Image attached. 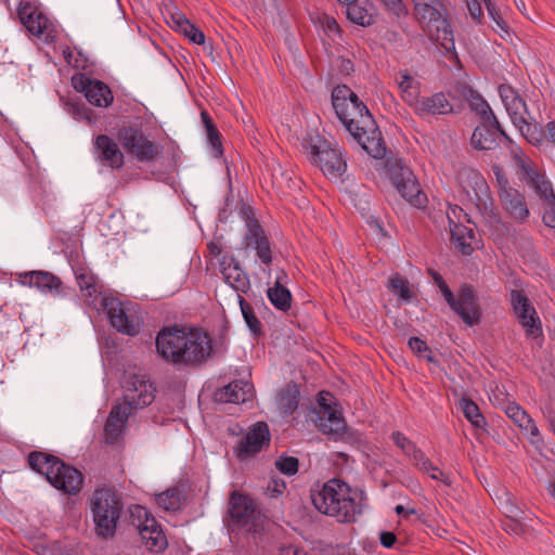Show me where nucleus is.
<instances>
[{
	"label": "nucleus",
	"mask_w": 555,
	"mask_h": 555,
	"mask_svg": "<svg viewBox=\"0 0 555 555\" xmlns=\"http://www.w3.org/2000/svg\"><path fill=\"white\" fill-rule=\"evenodd\" d=\"M155 345L165 362L179 367H199L214 353L209 334L193 327L165 326L157 333Z\"/></svg>",
	"instance_id": "obj_1"
},
{
	"label": "nucleus",
	"mask_w": 555,
	"mask_h": 555,
	"mask_svg": "<svg viewBox=\"0 0 555 555\" xmlns=\"http://www.w3.org/2000/svg\"><path fill=\"white\" fill-rule=\"evenodd\" d=\"M365 494L340 479H330L321 490L311 491V501L322 514L336 517L339 522H353L362 514Z\"/></svg>",
	"instance_id": "obj_2"
},
{
	"label": "nucleus",
	"mask_w": 555,
	"mask_h": 555,
	"mask_svg": "<svg viewBox=\"0 0 555 555\" xmlns=\"http://www.w3.org/2000/svg\"><path fill=\"white\" fill-rule=\"evenodd\" d=\"M362 150L375 159H383L387 176L400 195L414 207H422L426 202L425 194L413 171L393 156L385 141H357Z\"/></svg>",
	"instance_id": "obj_3"
},
{
	"label": "nucleus",
	"mask_w": 555,
	"mask_h": 555,
	"mask_svg": "<svg viewBox=\"0 0 555 555\" xmlns=\"http://www.w3.org/2000/svg\"><path fill=\"white\" fill-rule=\"evenodd\" d=\"M28 464L34 470L44 475L54 488L65 493L76 494L81 489L82 474L52 454L39 451L30 452Z\"/></svg>",
	"instance_id": "obj_4"
},
{
	"label": "nucleus",
	"mask_w": 555,
	"mask_h": 555,
	"mask_svg": "<svg viewBox=\"0 0 555 555\" xmlns=\"http://www.w3.org/2000/svg\"><path fill=\"white\" fill-rule=\"evenodd\" d=\"M91 513L95 533L104 539H112L116 533L124 503L117 491L109 488L96 489L91 498Z\"/></svg>",
	"instance_id": "obj_5"
},
{
	"label": "nucleus",
	"mask_w": 555,
	"mask_h": 555,
	"mask_svg": "<svg viewBox=\"0 0 555 555\" xmlns=\"http://www.w3.org/2000/svg\"><path fill=\"white\" fill-rule=\"evenodd\" d=\"M224 522L231 531L258 532L262 526V514L254 499L234 490L230 493Z\"/></svg>",
	"instance_id": "obj_6"
},
{
	"label": "nucleus",
	"mask_w": 555,
	"mask_h": 555,
	"mask_svg": "<svg viewBox=\"0 0 555 555\" xmlns=\"http://www.w3.org/2000/svg\"><path fill=\"white\" fill-rule=\"evenodd\" d=\"M302 150L307 153L308 159L318 166L325 176L339 178L346 171V160L340 150L331 141H304Z\"/></svg>",
	"instance_id": "obj_7"
},
{
	"label": "nucleus",
	"mask_w": 555,
	"mask_h": 555,
	"mask_svg": "<svg viewBox=\"0 0 555 555\" xmlns=\"http://www.w3.org/2000/svg\"><path fill=\"white\" fill-rule=\"evenodd\" d=\"M334 396L328 391H320L317 397V418L314 420L318 429L330 439H343L347 433V423L341 413L336 410Z\"/></svg>",
	"instance_id": "obj_8"
},
{
	"label": "nucleus",
	"mask_w": 555,
	"mask_h": 555,
	"mask_svg": "<svg viewBox=\"0 0 555 555\" xmlns=\"http://www.w3.org/2000/svg\"><path fill=\"white\" fill-rule=\"evenodd\" d=\"M438 288L450 308L466 325L475 326L480 323V307L473 285L466 283L461 285L456 297L446 282Z\"/></svg>",
	"instance_id": "obj_9"
},
{
	"label": "nucleus",
	"mask_w": 555,
	"mask_h": 555,
	"mask_svg": "<svg viewBox=\"0 0 555 555\" xmlns=\"http://www.w3.org/2000/svg\"><path fill=\"white\" fill-rule=\"evenodd\" d=\"M499 94L522 139H537V133L541 132L540 125L525 118V114L528 113L525 100L508 85H501Z\"/></svg>",
	"instance_id": "obj_10"
},
{
	"label": "nucleus",
	"mask_w": 555,
	"mask_h": 555,
	"mask_svg": "<svg viewBox=\"0 0 555 555\" xmlns=\"http://www.w3.org/2000/svg\"><path fill=\"white\" fill-rule=\"evenodd\" d=\"M511 155L515 163L517 175L534 190L540 199L544 203L554 201L555 193L551 182L534 168L533 162L522 152V150L513 146L511 149Z\"/></svg>",
	"instance_id": "obj_11"
},
{
	"label": "nucleus",
	"mask_w": 555,
	"mask_h": 555,
	"mask_svg": "<svg viewBox=\"0 0 555 555\" xmlns=\"http://www.w3.org/2000/svg\"><path fill=\"white\" fill-rule=\"evenodd\" d=\"M337 117L353 139H361L364 135L366 139H382V132L366 106L364 109L348 106L345 108V116L337 115Z\"/></svg>",
	"instance_id": "obj_12"
},
{
	"label": "nucleus",
	"mask_w": 555,
	"mask_h": 555,
	"mask_svg": "<svg viewBox=\"0 0 555 555\" xmlns=\"http://www.w3.org/2000/svg\"><path fill=\"white\" fill-rule=\"evenodd\" d=\"M511 305L528 337L538 338L543 335L541 320L522 289H513L511 292Z\"/></svg>",
	"instance_id": "obj_13"
},
{
	"label": "nucleus",
	"mask_w": 555,
	"mask_h": 555,
	"mask_svg": "<svg viewBox=\"0 0 555 555\" xmlns=\"http://www.w3.org/2000/svg\"><path fill=\"white\" fill-rule=\"evenodd\" d=\"M270 440L271 435L268 424L257 422L249 427L246 435L238 441L235 447V454L241 460L255 455L263 449H267L270 444Z\"/></svg>",
	"instance_id": "obj_14"
},
{
	"label": "nucleus",
	"mask_w": 555,
	"mask_h": 555,
	"mask_svg": "<svg viewBox=\"0 0 555 555\" xmlns=\"http://www.w3.org/2000/svg\"><path fill=\"white\" fill-rule=\"evenodd\" d=\"M247 232L244 235L243 243L245 247H253L260 261L270 266L272 263L271 244L262 227L257 219L247 218Z\"/></svg>",
	"instance_id": "obj_15"
},
{
	"label": "nucleus",
	"mask_w": 555,
	"mask_h": 555,
	"mask_svg": "<svg viewBox=\"0 0 555 555\" xmlns=\"http://www.w3.org/2000/svg\"><path fill=\"white\" fill-rule=\"evenodd\" d=\"M163 133L164 130L156 118L144 114L137 117L129 127H124L118 133V139H158Z\"/></svg>",
	"instance_id": "obj_16"
},
{
	"label": "nucleus",
	"mask_w": 555,
	"mask_h": 555,
	"mask_svg": "<svg viewBox=\"0 0 555 555\" xmlns=\"http://www.w3.org/2000/svg\"><path fill=\"white\" fill-rule=\"evenodd\" d=\"M17 16L26 29L34 36L40 37L49 27L50 21L44 13L31 2H20Z\"/></svg>",
	"instance_id": "obj_17"
},
{
	"label": "nucleus",
	"mask_w": 555,
	"mask_h": 555,
	"mask_svg": "<svg viewBox=\"0 0 555 555\" xmlns=\"http://www.w3.org/2000/svg\"><path fill=\"white\" fill-rule=\"evenodd\" d=\"M457 180L468 196L476 201L490 198V188L483 176L472 168H463L457 173Z\"/></svg>",
	"instance_id": "obj_18"
},
{
	"label": "nucleus",
	"mask_w": 555,
	"mask_h": 555,
	"mask_svg": "<svg viewBox=\"0 0 555 555\" xmlns=\"http://www.w3.org/2000/svg\"><path fill=\"white\" fill-rule=\"evenodd\" d=\"M129 404H116L112 408L104 426L105 442L114 444L118 441L124 433L130 416Z\"/></svg>",
	"instance_id": "obj_19"
},
{
	"label": "nucleus",
	"mask_w": 555,
	"mask_h": 555,
	"mask_svg": "<svg viewBox=\"0 0 555 555\" xmlns=\"http://www.w3.org/2000/svg\"><path fill=\"white\" fill-rule=\"evenodd\" d=\"M220 271L227 281L236 292L246 294L250 288L248 274L242 269L240 261L234 257L224 256L220 260Z\"/></svg>",
	"instance_id": "obj_20"
},
{
	"label": "nucleus",
	"mask_w": 555,
	"mask_h": 555,
	"mask_svg": "<svg viewBox=\"0 0 555 555\" xmlns=\"http://www.w3.org/2000/svg\"><path fill=\"white\" fill-rule=\"evenodd\" d=\"M103 307L107 312L109 322L118 332L133 336L138 333L135 326L129 321L122 304L114 297L103 298Z\"/></svg>",
	"instance_id": "obj_21"
},
{
	"label": "nucleus",
	"mask_w": 555,
	"mask_h": 555,
	"mask_svg": "<svg viewBox=\"0 0 555 555\" xmlns=\"http://www.w3.org/2000/svg\"><path fill=\"white\" fill-rule=\"evenodd\" d=\"M504 209L514 219L524 221L529 217V209L525 196L516 189L498 192Z\"/></svg>",
	"instance_id": "obj_22"
},
{
	"label": "nucleus",
	"mask_w": 555,
	"mask_h": 555,
	"mask_svg": "<svg viewBox=\"0 0 555 555\" xmlns=\"http://www.w3.org/2000/svg\"><path fill=\"white\" fill-rule=\"evenodd\" d=\"M131 386L133 387V395H127L125 397V401L121 404H129L130 412L132 410L142 409L144 406L150 405L154 399L153 385L150 382L135 378L131 382Z\"/></svg>",
	"instance_id": "obj_23"
},
{
	"label": "nucleus",
	"mask_w": 555,
	"mask_h": 555,
	"mask_svg": "<svg viewBox=\"0 0 555 555\" xmlns=\"http://www.w3.org/2000/svg\"><path fill=\"white\" fill-rule=\"evenodd\" d=\"M427 33L430 40L439 44L446 52L455 51L453 30L446 17H439L436 22L427 25Z\"/></svg>",
	"instance_id": "obj_24"
},
{
	"label": "nucleus",
	"mask_w": 555,
	"mask_h": 555,
	"mask_svg": "<svg viewBox=\"0 0 555 555\" xmlns=\"http://www.w3.org/2000/svg\"><path fill=\"white\" fill-rule=\"evenodd\" d=\"M251 385L249 383L233 382L219 388L215 392V399L222 403H244L249 399Z\"/></svg>",
	"instance_id": "obj_25"
},
{
	"label": "nucleus",
	"mask_w": 555,
	"mask_h": 555,
	"mask_svg": "<svg viewBox=\"0 0 555 555\" xmlns=\"http://www.w3.org/2000/svg\"><path fill=\"white\" fill-rule=\"evenodd\" d=\"M22 283L24 285L37 287L43 292H60L62 281L51 272L47 271H30L21 274Z\"/></svg>",
	"instance_id": "obj_26"
},
{
	"label": "nucleus",
	"mask_w": 555,
	"mask_h": 555,
	"mask_svg": "<svg viewBox=\"0 0 555 555\" xmlns=\"http://www.w3.org/2000/svg\"><path fill=\"white\" fill-rule=\"evenodd\" d=\"M451 235V242L463 255H470L474 251L472 246L475 233L472 228L454 222L450 216H447Z\"/></svg>",
	"instance_id": "obj_27"
},
{
	"label": "nucleus",
	"mask_w": 555,
	"mask_h": 555,
	"mask_svg": "<svg viewBox=\"0 0 555 555\" xmlns=\"http://www.w3.org/2000/svg\"><path fill=\"white\" fill-rule=\"evenodd\" d=\"M150 525L141 527L139 534L151 552H163L167 547V539L156 519L146 520Z\"/></svg>",
	"instance_id": "obj_28"
},
{
	"label": "nucleus",
	"mask_w": 555,
	"mask_h": 555,
	"mask_svg": "<svg viewBox=\"0 0 555 555\" xmlns=\"http://www.w3.org/2000/svg\"><path fill=\"white\" fill-rule=\"evenodd\" d=\"M417 111L421 114H448L454 113L453 105L448 101L444 93H435L431 96H425L417 102Z\"/></svg>",
	"instance_id": "obj_29"
},
{
	"label": "nucleus",
	"mask_w": 555,
	"mask_h": 555,
	"mask_svg": "<svg viewBox=\"0 0 555 555\" xmlns=\"http://www.w3.org/2000/svg\"><path fill=\"white\" fill-rule=\"evenodd\" d=\"M479 119L480 126L474 130L470 139H476L477 135L480 138L483 137L482 130L486 134L492 137L493 139L498 137H502L503 139H511L504 131L492 109L487 111L485 115H480Z\"/></svg>",
	"instance_id": "obj_30"
},
{
	"label": "nucleus",
	"mask_w": 555,
	"mask_h": 555,
	"mask_svg": "<svg viewBox=\"0 0 555 555\" xmlns=\"http://www.w3.org/2000/svg\"><path fill=\"white\" fill-rule=\"evenodd\" d=\"M124 147L128 154L134 156L139 162H150L160 151V147L154 141H125Z\"/></svg>",
	"instance_id": "obj_31"
},
{
	"label": "nucleus",
	"mask_w": 555,
	"mask_h": 555,
	"mask_svg": "<svg viewBox=\"0 0 555 555\" xmlns=\"http://www.w3.org/2000/svg\"><path fill=\"white\" fill-rule=\"evenodd\" d=\"M506 415L521 429L530 433L532 437L540 436L539 429L535 426L530 415L517 403H508L505 409Z\"/></svg>",
	"instance_id": "obj_32"
},
{
	"label": "nucleus",
	"mask_w": 555,
	"mask_h": 555,
	"mask_svg": "<svg viewBox=\"0 0 555 555\" xmlns=\"http://www.w3.org/2000/svg\"><path fill=\"white\" fill-rule=\"evenodd\" d=\"M86 99L92 105L107 107L112 104L114 96L105 82L95 79L88 90Z\"/></svg>",
	"instance_id": "obj_33"
},
{
	"label": "nucleus",
	"mask_w": 555,
	"mask_h": 555,
	"mask_svg": "<svg viewBox=\"0 0 555 555\" xmlns=\"http://www.w3.org/2000/svg\"><path fill=\"white\" fill-rule=\"evenodd\" d=\"M184 501V491L178 487L167 489L156 495V503L166 512H176L180 509Z\"/></svg>",
	"instance_id": "obj_34"
},
{
	"label": "nucleus",
	"mask_w": 555,
	"mask_h": 555,
	"mask_svg": "<svg viewBox=\"0 0 555 555\" xmlns=\"http://www.w3.org/2000/svg\"><path fill=\"white\" fill-rule=\"evenodd\" d=\"M95 145L100 151L102 160L106 162L112 168L122 166L124 154L115 141H95Z\"/></svg>",
	"instance_id": "obj_35"
},
{
	"label": "nucleus",
	"mask_w": 555,
	"mask_h": 555,
	"mask_svg": "<svg viewBox=\"0 0 555 555\" xmlns=\"http://www.w3.org/2000/svg\"><path fill=\"white\" fill-rule=\"evenodd\" d=\"M299 390L294 383L287 384L279 393L278 404L283 414H292L298 406Z\"/></svg>",
	"instance_id": "obj_36"
},
{
	"label": "nucleus",
	"mask_w": 555,
	"mask_h": 555,
	"mask_svg": "<svg viewBox=\"0 0 555 555\" xmlns=\"http://www.w3.org/2000/svg\"><path fill=\"white\" fill-rule=\"evenodd\" d=\"M267 295L276 309L287 311L291 308L292 294L279 281L275 282L274 286L268 288Z\"/></svg>",
	"instance_id": "obj_37"
},
{
	"label": "nucleus",
	"mask_w": 555,
	"mask_h": 555,
	"mask_svg": "<svg viewBox=\"0 0 555 555\" xmlns=\"http://www.w3.org/2000/svg\"><path fill=\"white\" fill-rule=\"evenodd\" d=\"M346 14L350 22L363 27L371 26L375 22L374 15L370 14L367 10L361 7L356 0L347 3Z\"/></svg>",
	"instance_id": "obj_38"
},
{
	"label": "nucleus",
	"mask_w": 555,
	"mask_h": 555,
	"mask_svg": "<svg viewBox=\"0 0 555 555\" xmlns=\"http://www.w3.org/2000/svg\"><path fill=\"white\" fill-rule=\"evenodd\" d=\"M459 406L464 416L475 428H483L487 424L485 416L481 414L479 406L469 398L463 397L459 401Z\"/></svg>",
	"instance_id": "obj_39"
},
{
	"label": "nucleus",
	"mask_w": 555,
	"mask_h": 555,
	"mask_svg": "<svg viewBox=\"0 0 555 555\" xmlns=\"http://www.w3.org/2000/svg\"><path fill=\"white\" fill-rule=\"evenodd\" d=\"M238 302L242 314L249 330L257 336L262 334L261 322L255 314L253 307L241 295H238Z\"/></svg>",
	"instance_id": "obj_40"
},
{
	"label": "nucleus",
	"mask_w": 555,
	"mask_h": 555,
	"mask_svg": "<svg viewBox=\"0 0 555 555\" xmlns=\"http://www.w3.org/2000/svg\"><path fill=\"white\" fill-rule=\"evenodd\" d=\"M351 89L346 85H339L332 91V105L336 115L345 116V108H348V95Z\"/></svg>",
	"instance_id": "obj_41"
},
{
	"label": "nucleus",
	"mask_w": 555,
	"mask_h": 555,
	"mask_svg": "<svg viewBox=\"0 0 555 555\" xmlns=\"http://www.w3.org/2000/svg\"><path fill=\"white\" fill-rule=\"evenodd\" d=\"M388 288L397 296L404 300L412 298V292L409 287V281L400 274H393L388 281Z\"/></svg>",
	"instance_id": "obj_42"
},
{
	"label": "nucleus",
	"mask_w": 555,
	"mask_h": 555,
	"mask_svg": "<svg viewBox=\"0 0 555 555\" xmlns=\"http://www.w3.org/2000/svg\"><path fill=\"white\" fill-rule=\"evenodd\" d=\"M129 512V521L139 532L141 527L144 525H150L146 520L155 519L149 511L141 505H131L128 509Z\"/></svg>",
	"instance_id": "obj_43"
},
{
	"label": "nucleus",
	"mask_w": 555,
	"mask_h": 555,
	"mask_svg": "<svg viewBox=\"0 0 555 555\" xmlns=\"http://www.w3.org/2000/svg\"><path fill=\"white\" fill-rule=\"evenodd\" d=\"M76 280L80 287V291L86 296H92L96 293L95 276L86 269H79L76 271Z\"/></svg>",
	"instance_id": "obj_44"
},
{
	"label": "nucleus",
	"mask_w": 555,
	"mask_h": 555,
	"mask_svg": "<svg viewBox=\"0 0 555 555\" xmlns=\"http://www.w3.org/2000/svg\"><path fill=\"white\" fill-rule=\"evenodd\" d=\"M65 107H66V111L68 112V114H70L75 119H88L90 120V113L91 111L89 108L86 107V105L83 104V102L79 101V100H72L69 99L66 103H65Z\"/></svg>",
	"instance_id": "obj_45"
},
{
	"label": "nucleus",
	"mask_w": 555,
	"mask_h": 555,
	"mask_svg": "<svg viewBox=\"0 0 555 555\" xmlns=\"http://www.w3.org/2000/svg\"><path fill=\"white\" fill-rule=\"evenodd\" d=\"M275 467L284 475L293 476L298 472L299 461L294 456H280L275 461Z\"/></svg>",
	"instance_id": "obj_46"
},
{
	"label": "nucleus",
	"mask_w": 555,
	"mask_h": 555,
	"mask_svg": "<svg viewBox=\"0 0 555 555\" xmlns=\"http://www.w3.org/2000/svg\"><path fill=\"white\" fill-rule=\"evenodd\" d=\"M408 345L416 356L425 358L428 362H434L433 352L425 340L420 337H411Z\"/></svg>",
	"instance_id": "obj_47"
},
{
	"label": "nucleus",
	"mask_w": 555,
	"mask_h": 555,
	"mask_svg": "<svg viewBox=\"0 0 555 555\" xmlns=\"http://www.w3.org/2000/svg\"><path fill=\"white\" fill-rule=\"evenodd\" d=\"M179 33L183 34L193 43L204 44L205 42L204 33L193 23H191L190 20L184 22L183 28Z\"/></svg>",
	"instance_id": "obj_48"
},
{
	"label": "nucleus",
	"mask_w": 555,
	"mask_h": 555,
	"mask_svg": "<svg viewBox=\"0 0 555 555\" xmlns=\"http://www.w3.org/2000/svg\"><path fill=\"white\" fill-rule=\"evenodd\" d=\"M415 11L422 20L428 21L427 25H430L442 16L438 9L427 3H416Z\"/></svg>",
	"instance_id": "obj_49"
},
{
	"label": "nucleus",
	"mask_w": 555,
	"mask_h": 555,
	"mask_svg": "<svg viewBox=\"0 0 555 555\" xmlns=\"http://www.w3.org/2000/svg\"><path fill=\"white\" fill-rule=\"evenodd\" d=\"M468 103L470 108L475 111L478 116L485 115L487 111L491 109L488 102L474 90H469Z\"/></svg>",
	"instance_id": "obj_50"
},
{
	"label": "nucleus",
	"mask_w": 555,
	"mask_h": 555,
	"mask_svg": "<svg viewBox=\"0 0 555 555\" xmlns=\"http://www.w3.org/2000/svg\"><path fill=\"white\" fill-rule=\"evenodd\" d=\"M384 9L391 15L396 17L405 16L408 14V10L403 4L402 0H378Z\"/></svg>",
	"instance_id": "obj_51"
},
{
	"label": "nucleus",
	"mask_w": 555,
	"mask_h": 555,
	"mask_svg": "<svg viewBox=\"0 0 555 555\" xmlns=\"http://www.w3.org/2000/svg\"><path fill=\"white\" fill-rule=\"evenodd\" d=\"M201 120L206 131L207 139H221V134L208 112H201Z\"/></svg>",
	"instance_id": "obj_52"
},
{
	"label": "nucleus",
	"mask_w": 555,
	"mask_h": 555,
	"mask_svg": "<svg viewBox=\"0 0 555 555\" xmlns=\"http://www.w3.org/2000/svg\"><path fill=\"white\" fill-rule=\"evenodd\" d=\"M391 438L395 444L400 448L405 455H410L412 450L416 447L413 441H411L400 431L392 433Z\"/></svg>",
	"instance_id": "obj_53"
},
{
	"label": "nucleus",
	"mask_w": 555,
	"mask_h": 555,
	"mask_svg": "<svg viewBox=\"0 0 555 555\" xmlns=\"http://www.w3.org/2000/svg\"><path fill=\"white\" fill-rule=\"evenodd\" d=\"M189 18L175 8L173 11H168L167 24L175 30L180 31L183 28L184 22Z\"/></svg>",
	"instance_id": "obj_54"
},
{
	"label": "nucleus",
	"mask_w": 555,
	"mask_h": 555,
	"mask_svg": "<svg viewBox=\"0 0 555 555\" xmlns=\"http://www.w3.org/2000/svg\"><path fill=\"white\" fill-rule=\"evenodd\" d=\"M93 80L94 79H90L87 76L80 74V75L74 76L72 78V85L77 92L83 93V95L86 98L88 94V90L90 89L91 85L93 83Z\"/></svg>",
	"instance_id": "obj_55"
},
{
	"label": "nucleus",
	"mask_w": 555,
	"mask_h": 555,
	"mask_svg": "<svg viewBox=\"0 0 555 555\" xmlns=\"http://www.w3.org/2000/svg\"><path fill=\"white\" fill-rule=\"evenodd\" d=\"M492 171L495 176V181H496V185L499 188V192H503V191H507L508 189H513L509 185L508 179L505 176L503 168L500 165H498V164L492 165Z\"/></svg>",
	"instance_id": "obj_56"
},
{
	"label": "nucleus",
	"mask_w": 555,
	"mask_h": 555,
	"mask_svg": "<svg viewBox=\"0 0 555 555\" xmlns=\"http://www.w3.org/2000/svg\"><path fill=\"white\" fill-rule=\"evenodd\" d=\"M488 14L491 16V18L495 22V24L503 30L507 28V25L505 21L502 18L499 10L496 9L495 4L491 0H483Z\"/></svg>",
	"instance_id": "obj_57"
},
{
	"label": "nucleus",
	"mask_w": 555,
	"mask_h": 555,
	"mask_svg": "<svg viewBox=\"0 0 555 555\" xmlns=\"http://www.w3.org/2000/svg\"><path fill=\"white\" fill-rule=\"evenodd\" d=\"M543 222L546 227L555 229V198L544 203Z\"/></svg>",
	"instance_id": "obj_58"
},
{
	"label": "nucleus",
	"mask_w": 555,
	"mask_h": 555,
	"mask_svg": "<svg viewBox=\"0 0 555 555\" xmlns=\"http://www.w3.org/2000/svg\"><path fill=\"white\" fill-rule=\"evenodd\" d=\"M503 530L507 533H514L516 535H520L524 533V526L516 518H508L507 521L503 522Z\"/></svg>",
	"instance_id": "obj_59"
},
{
	"label": "nucleus",
	"mask_w": 555,
	"mask_h": 555,
	"mask_svg": "<svg viewBox=\"0 0 555 555\" xmlns=\"http://www.w3.org/2000/svg\"><path fill=\"white\" fill-rule=\"evenodd\" d=\"M541 132H538L537 139H555V120L546 124L545 128L540 126Z\"/></svg>",
	"instance_id": "obj_60"
},
{
	"label": "nucleus",
	"mask_w": 555,
	"mask_h": 555,
	"mask_svg": "<svg viewBox=\"0 0 555 555\" xmlns=\"http://www.w3.org/2000/svg\"><path fill=\"white\" fill-rule=\"evenodd\" d=\"M467 8H468L472 18L479 22L482 16V8H481L480 2L477 0L467 2Z\"/></svg>",
	"instance_id": "obj_61"
},
{
	"label": "nucleus",
	"mask_w": 555,
	"mask_h": 555,
	"mask_svg": "<svg viewBox=\"0 0 555 555\" xmlns=\"http://www.w3.org/2000/svg\"><path fill=\"white\" fill-rule=\"evenodd\" d=\"M379 541L384 547L390 548L397 542V535L390 531H383Z\"/></svg>",
	"instance_id": "obj_62"
},
{
	"label": "nucleus",
	"mask_w": 555,
	"mask_h": 555,
	"mask_svg": "<svg viewBox=\"0 0 555 555\" xmlns=\"http://www.w3.org/2000/svg\"><path fill=\"white\" fill-rule=\"evenodd\" d=\"M409 457H411L412 462H413V465L417 468V466L421 465V463L423 461H425V459L427 457L425 455V453L417 447H415L412 452L410 453V455H408Z\"/></svg>",
	"instance_id": "obj_63"
},
{
	"label": "nucleus",
	"mask_w": 555,
	"mask_h": 555,
	"mask_svg": "<svg viewBox=\"0 0 555 555\" xmlns=\"http://www.w3.org/2000/svg\"><path fill=\"white\" fill-rule=\"evenodd\" d=\"M431 479L440 480L446 485H450L449 478L435 465H433V469L428 473Z\"/></svg>",
	"instance_id": "obj_64"
}]
</instances>
